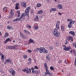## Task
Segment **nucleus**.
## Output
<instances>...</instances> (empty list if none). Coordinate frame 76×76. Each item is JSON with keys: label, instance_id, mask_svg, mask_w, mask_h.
<instances>
[{"label": "nucleus", "instance_id": "774afa93", "mask_svg": "<svg viewBox=\"0 0 76 76\" xmlns=\"http://www.w3.org/2000/svg\"><path fill=\"white\" fill-rule=\"evenodd\" d=\"M28 52H29L30 53H31V52H32V51L30 50H28Z\"/></svg>", "mask_w": 76, "mask_h": 76}, {"label": "nucleus", "instance_id": "603ef678", "mask_svg": "<svg viewBox=\"0 0 76 76\" xmlns=\"http://www.w3.org/2000/svg\"><path fill=\"white\" fill-rule=\"evenodd\" d=\"M34 68H35L36 69H38V66H35L34 67Z\"/></svg>", "mask_w": 76, "mask_h": 76}, {"label": "nucleus", "instance_id": "c756f323", "mask_svg": "<svg viewBox=\"0 0 76 76\" xmlns=\"http://www.w3.org/2000/svg\"><path fill=\"white\" fill-rule=\"evenodd\" d=\"M43 13V11L41 10L38 12H37V14H41V13Z\"/></svg>", "mask_w": 76, "mask_h": 76}, {"label": "nucleus", "instance_id": "9b49d317", "mask_svg": "<svg viewBox=\"0 0 76 76\" xmlns=\"http://www.w3.org/2000/svg\"><path fill=\"white\" fill-rule=\"evenodd\" d=\"M72 48L70 46H69V47H65L64 48V50H65V51H69Z\"/></svg>", "mask_w": 76, "mask_h": 76}, {"label": "nucleus", "instance_id": "0e129e2a", "mask_svg": "<svg viewBox=\"0 0 76 76\" xmlns=\"http://www.w3.org/2000/svg\"><path fill=\"white\" fill-rule=\"evenodd\" d=\"M63 47H64V48H66V45H63Z\"/></svg>", "mask_w": 76, "mask_h": 76}, {"label": "nucleus", "instance_id": "37998d69", "mask_svg": "<svg viewBox=\"0 0 76 76\" xmlns=\"http://www.w3.org/2000/svg\"><path fill=\"white\" fill-rule=\"evenodd\" d=\"M18 46V45H15L14 46H13V49H15L16 47Z\"/></svg>", "mask_w": 76, "mask_h": 76}, {"label": "nucleus", "instance_id": "338daca9", "mask_svg": "<svg viewBox=\"0 0 76 76\" xmlns=\"http://www.w3.org/2000/svg\"><path fill=\"white\" fill-rule=\"evenodd\" d=\"M34 69H35V68H31V70H34Z\"/></svg>", "mask_w": 76, "mask_h": 76}, {"label": "nucleus", "instance_id": "a19ab883", "mask_svg": "<svg viewBox=\"0 0 76 76\" xmlns=\"http://www.w3.org/2000/svg\"><path fill=\"white\" fill-rule=\"evenodd\" d=\"M27 27H28V28H29L30 29L31 28V26L29 25H27Z\"/></svg>", "mask_w": 76, "mask_h": 76}, {"label": "nucleus", "instance_id": "20e7f679", "mask_svg": "<svg viewBox=\"0 0 76 76\" xmlns=\"http://www.w3.org/2000/svg\"><path fill=\"white\" fill-rule=\"evenodd\" d=\"M45 70L46 72L45 73V75H44L43 76H46L47 75H50V76H52V75H53V74L50 72V71H49V70L48 68H46Z\"/></svg>", "mask_w": 76, "mask_h": 76}, {"label": "nucleus", "instance_id": "72a5a7b5", "mask_svg": "<svg viewBox=\"0 0 76 76\" xmlns=\"http://www.w3.org/2000/svg\"><path fill=\"white\" fill-rule=\"evenodd\" d=\"M40 73V72L39 71H35V73L37 75H39V73Z\"/></svg>", "mask_w": 76, "mask_h": 76}, {"label": "nucleus", "instance_id": "e2e57ef3", "mask_svg": "<svg viewBox=\"0 0 76 76\" xmlns=\"http://www.w3.org/2000/svg\"><path fill=\"white\" fill-rule=\"evenodd\" d=\"M66 43H65V44L66 45L67 44V43H68V42H67V41L66 40Z\"/></svg>", "mask_w": 76, "mask_h": 76}, {"label": "nucleus", "instance_id": "39448f33", "mask_svg": "<svg viewBox=\"0 0 76 76\" xmlns=\"http://www.w3.org/2000/svg\"><path fill=\"white\" fill-rule=\"evenodd\" d=\"M9 72H10V73L12 75V76H15V71L12 68L10 69L9 70Z\"/></svg>", "mask_w": 76, "mask_h": 76}, {"label": "nucleus", "instance_id": "5701e85b", "mask_svg": "<svg viewBox=\"0 0 76 76\" xmlns=\"http://www.w3.org/2000/svg\"><path fill=\"white\" fill-rule=\"evenodd\" d=\"M23 3L24 4V5H22V6L23 7H26V4L25 2H23Z\"/></svg>", "mask_w": 76, "mask_h": 76}, {"label": "nucleus", "instance_id": "a878e982", "mask_svg": "<svg viewBox=\"0 0 76 76\" xmlns=\"http://www.w3.org/2000/svg\"><path fill=\"white\" fill-rule=\"evenodd\" d=\"M17 12L18 14V15L17 16V17H19L20 16V11H18Z\"/></svg>", "mask_w": 76, "mask_h": 76}, {"label": "nucleus", "instance_id": "864d4df0", "mask_svg": "<svg viewBox=\"0 0 76 76\" xmlns=\"http://www.w3.org/2000/svg\"><path fill=\"white\" fill-rule=\"evenodd\" d=\"M10 29H12V30H13L14 29V28L12 27H11L10 28Z\"/></svg>", "mask_w": 76, "mask_h": 76}, {"label": "nucleus", "instance_id": "ea45409f", "mask_svg": "<svg viewBox=\"0 0 76 76\" xmlns=\"http://www.w3.org/2000/svg\"><path fill=\"white\" fill-rule=\"evenodd\" d=\"M7 9V7H4L3 9V11H6V10Z\"/></svg>", "mask_w": 76, "mask_h": 76}, {"label": "nucleus", "instance_id": "473e14b6", "mask_svg": "<svg viewBox=\"0 0 76 76\" xmlns=\"http://www.w3.org/2000/svg\"><path fill=\"white\" fill-rule=\"evenodd\" d=\"M37 7H40L41 6V4L40 3H38L37 4Z\"/></svg>", "mask_w": 76, "mask_h": 76}, {"label": "nucleus", "instance_id": "b1692460", "mask_svg": "<svg viewBox=\"0 0 76 76\" xmlns=\"http://www.w3.org/2000/svg\"><path fill=\"white\" fill-rule=\"evenodd\" d=\"M13 10H11L10 13V15H12L13 16V15H14V13L13 12Z\"/></svg>", "mask_w": 76, "mask_h": 76}, {"label": "nucleus", "instance_id": "2eb2a0df", "mask_svg": "<svg viewBox=\"0 0 76 76\" xmlns=\"http://www.w3.org/2000/svg\"><path fill=\"white\" fill-rule=\"evenodd\" d=\"M39 17L38 15L36 16V17L34 19V20L35 22H37L39 21Z\"/></svg>", "mask_w": 76, "mask_h": 76}, {"label": "nucleus", "instance_id": "f704fd0d", "mask_svg": "<svg viewBox=\"0 0 76 76\" xmlns=\"http://www.w3.org/2000/svg\"><path fill=\"white\" fill-rule=\"evenodd\" d=\"M24 31L25 32H26V33H27V34H30V32H29V31H27V30H24Z\"/></svg>", "mask_w": 76, "mask_h": 76}, {"label": "nucleus", "instance_id": "393cba45", "mask_svg": "<svg viewBox=\"0 0 76 76\" xmlns=\"http://www.w3.org/2000/svg\"><path fill=\"white\" fill-rule=\"evenodd\" d=\"M46 58L47 60H50V56L48 55H47L46 56Z\"/></svg>", "mask_w": 76, "mask_h": 76}, {"label": "nucleus", "instance_id": "2f4dec72", "mask_svg": "<svg viewBox=\"0 0 76 76\" xmlns=\"http://www.w3.org/2000/svg\"><path fill=\"white\" fill-rule=\"evenodd\" d=\"M5 35L4 37V38H6L7 37H8V36H9V34H8V33H5Z\"/></svg>", "mask_w": 76, "mask_h": 76}, {"label": "nucleus", "instance_id": "58836bf2", "mask_svg": "<svg viewBox=\"0 0 76 76\" xmlns=\"http://www.w3.org/2000/svg\"><path fill=\"white\" fill-rule=\"evenodd\" d=\"M26 69H22V71L23 72H26Z\"/></svg>", "mask_w": 76, "mask_h": 76}, {"label": "nucleus", "instance_id": "69168bd1", "mask_svg": "<svg viewBox=\"0 0 76 76\" xmlns=\"http://www.w3.org/2000/svg\"><path fill=\"white\" fill-rule=\"evenodd\" d=\"M1 72V73H4V71H2V70H1V72Z\"/></svg>", "mask_w": 76, "mask_h": 76}, {"label": "nucleus", "instance_id": "6ab92c4d", "mask_svg": "<svg viewBox=\"0 0 76 76\" xmlns=\"http://www.w3.org/2000/svg\"><path fill=\"white\" fill-rule=\"evenodd\" d=\"M19 3H17L16 4H15V8L16 9V10H18V9H19Z\"/></svg>", "mask_w": 76, "mask_h": 76}, {"label": "nucleus", "instance_id": "bf43d9fd", "mask_svg": "<svg viewBox=\"0 0 76 76\" xmlns=\"http://www.w3.org/2000/svg\"><path fill=\"white\" fill-rule=\"evenodd\" d=\"M64 63H65L66 64H67V61H66V60L65 61H64Z\"/></svg>", "mask_w": 76, "mask_h": 76}, {"label": "nucleus", "instance_id": "13d9d810", "mask_svg": "<svg viewBox=\"0 0 76 76\" xmlns=\"http://www.w3.org/2000/svg\"><path fill=\"white\" fill-rule=\"evenodd\" d=\"M58 14L59 15H60V16H61V13L60 12H59L58 13Z\"/></svg>", "mask_w": 76, "mask_h": 76}, {"label": "nucleus", "instance_id": "0eeeda50", "mask_svg": "<svg viewBox=\"0 0 76 76\" xmlns=\"http://www.w3.org/2000/svg\"><path fill=\"white\" fill-rule=\"evenodd\" d=\"M6 62H7V63H10V64H12V65H13V61L11 60V59L9 58L8 59H7L6 60Z\"/></svg>", "mask_w": 76, "mask_h": 76}, {"label": "nucleus", "instance_id": "79ce46f5", "mask_svg": "<svg viewBox=\"0 0 76 76\" xmlns=\"http://www.w3.org/2000/svg\"><path fill=\"white\" fill-rule=\"evenodd\" d=\"M75 62H74V65L75 66H76V58H75Z\"/></svg>", "mask_w": 76, "mask_h": 76}, {"label": "nucleus", "instance_id": "5fc2aeb1", "mask_svg": "<svg viewBox=\"0 0 76 76\" xmlns=\"http://www.w3.org/2000/svg\"><path fill=\"white\" fill-rule=\"evenodd\" d=\"M31 64V61H29L28 63V64L29 65Z\"/></svg>", "mask_w": 76, "mask_h": 76}, {"label": "nucleus", "instance_id": "09e8293b", "mask_svg": "<svg viewBox=\"0 0 76 76\" xmlns=\"http://www.w3.org/2000/svg\"><path fill=\"white\" fill-rule=\"evenodd\" d=\"M28 60L29 61H32V59L30 58H28Z\"/></svg>", "mask_w": 76, "mask_h": 76}, {"label": "nucleus", "instance_id": "ddd939ff", "mask_svg": "<svg viewBox=\"0 0 76 76\" xmlns=\"http://www.w3.org/2000/svg\"><path fill=\"white\" fill-rule=\"evenodd\" d=\"M31 43L35 44V42H34V40L32 39H29V42L28 43V44H30Z\"/></svg>", "mask_w": 76, "mask_h": 76}, {"label": "nucleus", "instance_id": "7c9ffc66", "mask_svg": "<svg viewBox=\"0 0 76 76\" xmlns=\"http://www.w3.org/2000/svg\"><path fill=\"white\" fill-rule=\"evenodd\" d=\"M61 30H62V31H64V26H61Z\"/></svg>", "mask_w": 76, "mask_h": 76}, {"label": "nucleus", "instance_id": "6e6552de", "mask_svg": "<svg viewBox=\"0 0 76 76\" xmlns=\"http://www.w3.org/2000/svg\"><path fill=\"white\" fill-rule=\"evenodd\" d=\"M57 7L58 9L60 10H63V5L61 4H59L57 6Z\"/></svg>", "mask_w": 76, "mask_h": 76}, {"label": "nucleus", "instance_id": "a18cd8bd", "mask_svg": "<svg viewBox=\"0 0 76 76\" xmlns=\"http://www.w3.org/2000/svg\"><path fill=\"white\" fill-rule=\"evenodd\" d=\"M13 15H11L10 16H9V19H11V18H13Z\"/></svg>", "mask_w": 76, "mask_h": 76}, {"label": "nucleus", "instance_id": "8fccbe9b", "mask_svg": "<svg viewBox=\"0 0 76 76\" xmlns=\"http://www.w3.org/2000/svg\"><path fill=\"white\" fill-rule=\"evenodd\" d=\"M73 52L74 54H75V53H76V50H73Z\"/></svg>", "mask_w": 76, "mask_h": 76}, {"label": "nucleus", "instance_id": "680f3d73", "mask_svg": "<svg viewBox=\"0 0 76 76\" xmlns=\"http://www.w3.org/2000/svg\"><path fill=\"white\" fill-rule=\"evenodd\" d=\"M34 13V11L32 10L31 11V14H32V13Z\"/></svg>", "mask_w": 76, "mask_h": 76}, {"label": "nucleus", "instance_id": "4d7b16f0", "mask_svg": "<svg viewBox=\"0 0 76 76\" xmlns=\"http://www.w3.org/2000/svg\"><path fill=\"white\" fill-rule=\"evenodd\" d=\"M32 73H35V71H34V70L32 71Z\"/></svg>", "mask_w": 76, "mask_h": 76}, {"label": "nucleus", "instance_id": "a211bd4d", "mask_svg": "<svg viewBox=\"0 0 76 76\" xmlns=\"http://www.w3.org/2000/svg\"><path fill=\"white\" fill-rule=\"evenodd\" d=\"M69 34L72 35L73 36H75V32L74 31H70L69 32Z\"/></svg>", "mask_w": 76, "mask_h": 76}, {"label": "nucleus", "instance_id": "f3484780", "mask_svg": "<svg viewBox=\"0 0 76 76\" xmlns=\"http://www.w3.org/2000/svg\"><path fill=\"white\" fill-rule=\"evenodd\" d=\"M67 39L68 40H71V41L72 42H73V38H72V37H71L70 36L67 37Z\"/></svg>", "mask_w": 76, "mask_h": 76}, {"label": "nucleus", "instance_id": "3c124183", "mask_svg": "<svg viewBox=\"0 0 76 76\" xmlns=\"http://www.w3.org/2000/svg\"><path fill=\"white\" fill-rule=\"evenodd\" d=\"M55 44L56 45H58V43L57 42H56L55 43Z\"/></svg>", "mask_w": 76, "mask_h": 76}, {"label": "nucleus", "instance_id": "4468645a", "mask_svg": "<svg viewBox=\"0 0 76 76\" xmlns=\"http://www.w3.org/2000/svg\"><path fill=\"white\" fill-rule=\"evenodd\" d=\"M0 56H1V60L3 62L4 61V55L3 54V53L0 52Z\"/></svg>", "mask_w": 76, "mask_h": 76}, {"label": "nucleus", "instance_id": "6e6d98bb", "mask_svg": "<svg viewBox=\"0 0 76 76\" xmlns=\"http://www.w3.org/2000/svg\"><path fill=\"white\" fill-rule=\"evenodd\" d=\"M21 17H25V16H24V13L22 14L21 16Z\"/></svg>", "mask_w": 76, "mask_h": 76}, {"label": "nucleus", "instance_id": "cd10ccee", "mask_svg": "<svg viewBox=\"0 0 76 76\" xmlns=\"http://www.w3.org/2000/svg\"><path fill=\"white\" fill-rule=\"evenodd\" d=\"M19 18H16L13 20V22H18V21H19Z\"/></svg>", "mask_w": 76, "mask_h": 76}, {"label": "nucleus", "instance_id": "052dcab7", "mask_svg": "<svg viewBox=\"0 0 76 76\" xmlns=\"http://www.w3.org/2000/svg\"><path fill=\"white\" fill-rule=\"evenodd\" d=\"M62 60H60L58 62V63H62Z\"/></svg>", "mask_w": 76, "mask_h": 76}, {"label": "nucleus", "instance_id": "4be33fe9", "mask_svg": "<svg viewBox=\"0 0 76 76\" xmlns=\"http://www.w3.org/2000/svg\"><path fill=\"white\" fill-rule=\"evenodd\" d=\"M8 41H10V38H8L4 42L5 44H6Z\"/></svg>", "mask_w": 76, "mask_h": 76}, {"label": "nucleus", "instance_id": "f03ea898", "mask_svg": "<svg viewBox=\"0 0 76 76\" xmlns=\"http://www.w3.org/2000/svg\"><path fill=\"white\" fill-rule=\"evenodd\" d=\"M67 21L68 22H70L68 26L69 28H72V25H73L75 23V21H73L71 19H69L67 20Z\"/></svg>", "mask_w": 76, "mask_h": 76}, {"label": "nucleus", "instance_id": "c03bdc74", "mask_svg": "<svg viewBox=\"0 0 76 76\" xmlns=\"http://www.w3.org/2000/svg\"><path fill=\"white\" fill-rule=\"evenodd\" d=\"M49 49L50 50H53V46H50V47H49Z\"/></svg>", "mask_w": 76, "mask_h": 76}, {"label": "nucleus", "instance_id": "412c9836", "mask_svg": "<svg viewBox=\"0 0 76 76\" xmlns=\"http://www.w3.org/2000/svg\"><path fill=\"white\" fill-rule=\"evenodd\" d=\"M56 11V8H51V9L50 10V12H52L53 11V12H55V11Z\"/></svg>", "mask_w": 76, "mask_h": 76}, {"label": "nucleus", "instance_id": "7ed1b4c3", "mask_svg": "<svg viewBox=\"0 0 76 76\" xmlns=\"http://www.w3.org/2000/svg\"><path fill=\"white\" fill-rule=\"evenodd\" d=\"M31 10V7H27L25 11V16H27L28 18L29 17V10Z\"/></svg>", "mask_w": 76, "mask_h": 76}, {"label": "nucleus", "instance_id": "bb28decb", "mask_svg": "<svg viewBox=\"0 0 76 76\" xmlns=\"http://www.w3.org/2000/svg\"><path fill=\"white\" fill-rule=\"evenodd\" d=\"M50 69L51 70H52V71H54V70H55L54 68V67L53 66H51L50 67Z\"/></svg>", "mask_w": 76, "mask_h": 76}, {"label": "nucleus", "instance_id": "49530a36", "mask_svg": "<svg viewBox=\"0 0 76 76\" xmlns=\"http://www.w3.org/2000/svg\"><path fill=\"white\" fill-rule=\"evenodd\" d=\"M17 0H12V1L13 2V3H15V2H16Z\"/></svg>", "mask_w": 76, "mask_h": 76}, {"label": "nucleus", "instance_id": "f257e3e1", "mask_svg": "<svg viewBox=\"0 0 76 76\" xmlns=\"http://www.w3.org/2000/svg\"><path fill=\"white\" fill-rule=\"evenodd\" d=\"M53 33L56 37H59L60 35V33L59 31H57V28H55L54 30Z\"/></svg>", "mask_w": 76, "mask_h": 76}, {"label": "nucleus", "instance_id": "423d86ee", "mask_svg": "<svg viewBox=\"0 0 76 76\" xmlns=\"http://www.w3.org/2000/svg\"><path fill=\"white\" fill-rule=\"evenodd\" d=\"M43 49H42V48H37L34 49L35 52H38V51H39L40 53H42V52L41 50H42Z\"/></svg>", "mask_w": 76, "mask_h": 76}, {"label": "nucleus", "instance_id": "dca6fc26", "mask_svg": "<svg viewBox=\"0 0 76 76\" xmlns=\"http://www.w3.org/2000/svg\"><path fill=\"white\" fill-rule=\"evenodd\" d=\"M27 69L26 70V73L27 74H29L31 72V70L30 68L28 69V68H27Z\"/></svg>", "mask_w": 76, "mask_h": 76}, {"label": "nucleus", "instance_id": "aec40b11", "mask_svg": "<svg viewBox=\"0 0 76 76\" xmlns=\"http://www.w3.org/2000/svg\"><path fill=\"white\" fill-rule=\"evenodd\" d=\"M25 19V17H21L20 18H19V20L20 21H22Z\"/></svg>", "mask_w": 76, "mask_h": 76}, {"label": "nucleus", "instance_id": "c85d7f7f", "mask_svg": "<svg viewBox=\"0 0 76 76\" xmlns=\"http://www.w3.org/2000/svg\"><path fill=\"white\" fill-rule=\"evenodd\" d=\"M7 48L8 49H13V46H9L7 47Z\"/></svg>", "mask_w": 76, "mask_h": 76}, {"label": "nucleus", "instance_id": "e433bc0d", "mask_svg": "<svg viewBox=\"0 0 76 76\" xmlns=\"http://www.w3.org/2000/svg\"><path fill=\"white\" fill-rule=\"evenodd\" d=\"M35 27V29L36 30H37L39 28V27H38V26H34Z\"/></svg>", "mask_w": 76, "mask_h": 76}, {"label": "nucleus", "instance_id": "de8ad7c7", "mask_svg": "<svg viewBox=\"0 0 76 76\" xmlns=\"http://www.w3.org/2000/svg\"><path fill=\"white\" fill-rule=\"evenodd\" d=\"M11 27H10L9 26H7V28L8 29H10V28Z\"/></svg>", "mask_w": 76, "mask_h": 76}, {"label": "nucleus", "instance_id": "1a4fd4ad", "mask_svg": "<svg viewBox=\"0 0 76 76\" xmlns=\"http://www.w3.org/2000/svg\"><path fill=\"white\" fill-rule=\"evenodd\" d=\"M42 50H41L42 53H48V50L45 49L44 48H42Z\"/></svg>", "mask_w": 76, "mask_h": 76}, {"label": "nucleus", "instance_id": "c9c22d12", "mask_svg": "<svg viewBox=\"0 0 76 76\" xmlns=\"http://www.w3.org/2000/svg\"><path fill=\"white\" fill-rule=\"evenodd\" d=\"M45 68L46 69V68L48 69V66H47V65L46 63H45Z\"/></svg>", "mask_w": 76, "mask_h": 76}, {"label": "nucleus", "instance_id": "f8f14e48", "mask_svg": "<svg viewBox=\"0 0 76 76\" xmlns=\"http://www.w3.org/2000/svg\"><path fill=\"white\" fill-rule=\"evenodd\" d=\"M60 21H57L56 22V27L57 29H59V25H60Z\"/></svg>", "mask_w": 76, "mask_h": 76}, {"label": "nucleus", "instance_id": "9d476101", "mask_svg": "<svg viewBox=\"0 0 76 76\" xmlns=\"http://www.w3.org/2000/svg\"><path fill=\"white\" fill-rule=\"evenodd\" d=\"M20 35L21 37L22 38H23V39H26V36L23 35V34L22 33V32H20Z\"/></svg>", "mask_w": 76, "mask_h": 76}, {"label": "nucleus", "instance_id": "4c0bfd02", "mask_svg": "<svg viewBox=\"0 0 76 76\" xmlns=\"http://www.w3.org/2000/svg\"><path fill=\"white\" fill-rule=\"evenodd\" d=\"M23 58H27L28 57V56H27V55H23Z\"/></svg>", "mask_w": 76, "mask_h": 76}]
</instances>
